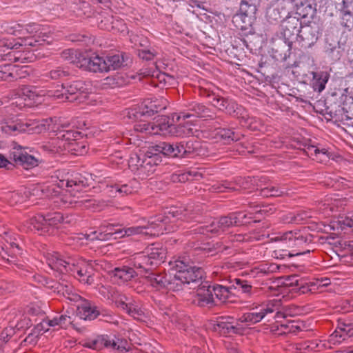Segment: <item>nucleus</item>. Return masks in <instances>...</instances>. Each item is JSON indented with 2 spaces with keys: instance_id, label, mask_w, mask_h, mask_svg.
Here are the masks:
<instances>
[{
  "instance_id": "338daca9",
  "label": "nucleus",
  "mask_w": 353,
  "mask_h": 353,
  "mask_svg": "<svg viewBox=\"0 0 353 353\" xmlns=\"http://www.w3.org/2000/svg\"><path fill=\"white\" fill-rule=\"evenodd\" d=\"M91 14V9L90 7V5L88 2L85 1H79L78 10H77V15L82 17H90Z\"/></svg>"
},
{
  "instance_id": "c85d7f7f",
  "label": "nucleus",
  "mask_w": 353,
  "mask_h": 353,
  "mask_svg": "<svg viewBox=\"0 0 353 353\" xmlns=\"http://www.w3.org/2000/svg\"><path fill=\"white\" fill-rule=\"evenodd\" d=\"M144 277L147 283L157 290L166 289L167 273L151 270Z\"/></svg>"
},
{
  "instance_id": "bb28decb",
  "label": "nucleus",
  "mask_w": 353,
  "mask_h": 353,
  "mask_svg": "<svg viewBox=\"0 0 353 353\" xmlns=\"http://www.w3.org/2000/svg\"><path fill=\"white\" fill-rule=\"evenodd\" d=\"M77 314L81 319L92 321L100 315V312L91 303L83 301L77 306Z\"/></svg>"
},
{
  "instance_id": "5701e85b",
  "label": "nucleus",
  "mask_w": 353,
  "mask_h": 353,
  "mask_svg": "<svg viewBox=\"0 0 353 353\" xmlns=\"http://www.w3.org/2000/svg\"><path fill=\"white\" fill-rule=\"evenodd\" d=\"M144 251L154 266L163 262L166 256L165 249L159 243L151 244Z\"/></svg>"
},
{
  "instance_id": "e2e57ef3",
  "label": "nucleus",
  "mask_w": 353,
  "mask_h": 353,
  "mask_svg": "<svg viewBox=\"0 0 353 353\" xmlns=\"http://www.w3.org/2000/svg\"><path fill=\"white\" fill-rule=\"evenodd\" d=\"M41 32L39 34H34L32 38H30L26 41V46H38L43 45V43L46 41L45 37H48L46 34H43L42 37L40 35Z\"/></svg>"
},
{
  "instance_id": "6ab92c4d",
  "label": "nucleus",
  "mask_w": 353,
  "mask_h": 353,
  "mask_svg": "<svg viewBox=\"0 0 353 353\" xmlns=\"http://www.w3.org/2000/svg\"><path fill=\"white\" fill-rule=\"evenodd\" d=\"M27 74L24 68H19L12 64L0 65V81H16Z\"/></svg>"
},
{
  "instance_id": "7c9ffc66",
  "label": "nucleus",
  "mask_w": 353,
  "mask_h": 353,
  "mask_svg": "<svg viewBox=\"0 0 353 353\" xmlns=\"http://www.w3.org/2000/svg\"><path fill=\"white\" fill-rule=\"evenodd\" d=\"M301 28V22L297 17H290L283 21L282 28L285 37L292 35L299 37Z\"/></svg>"
},
{
  "instance_id": "ddd939ff",
  "label": "nucleus",
  "mask_w": 353,
  "mask_h": 353,
  "mask_svg": "<svg viewBox=\"0 0 353 353\" xmlns=\"http://www.w3.org/2000/svg\"><path fill=\"white\" fill-rule=\"evenodd\" d=\"M322 31L321 25L316 22H310L302 26L299 36L300 41L302 42V46L310 48L313 46L319 39Z\"/></svg>"
},
{
  "instance_id": "2eb2a0df",
  "label": "nucleus",
  "mask_w": 353,
  "mask_h": 353,
  "mask_svg": "<svg viewBox=\"0 0 353 353\" xmlns=\"http://www.w3.org/2000/svg\"><path fill=\"white\" fill-rule=\"evenodd\" d=\"M255 181L256 180L254 178H251L250 176H237L236 177L234 182L224 181L222 183H217L212 186L211 190L212 192H215L234 191L236 190L234 185L243 189H248L250 188L251 185H252L253 183L255 182Z\"/></svg>"
},
{
  "instance_id": "1a4fd4ad",
  "label": "nucleus",
  "mask_w": 353,
  "mask_h": 353,
  "mask_svg": "<svg viewBox=\"0 0 353 353\" xmlns=\"http://www.w3.org/2000/svg\"><path fill=\"white\" fill-rule=\"evenodd\" d=\"M256 11V6L252 0H241L239 12L233 16L232 21L237 28L247 30L255 18Z\"/></svg>"
},
{
  "instance_id": "4c0bfd02",
  "label": "nucleus",
  "mask_w": 353,
  "mask_h": 353,
  "mask_svg": "<svg viewBox=\"0 0 353 353\" xmlns=\"http://www.w3.org/2000/svg\"><path fill=\"white\" fill-rule=\"evenodd\" d=\"M194 134V129L190 122L180 123L179 125H172L171 135L176 137H188Z\"/></svg>"
},
{
  "instance_id": "0e129e2a",
  "label": "nucleus",
  "mask_w": 353,
  "mask_h": 353,
  "mask_svg": "<svg viewBox=\"0 0 353 353\" xmlns=\"http://www.w3.org/2000/svg\"><path fill=\"white\" fill-rule=\"evenodd\" d=\"M341 250L339 254L353 255V240L343 241L339 243Z\"/></svg>"
},
{
  "instance_id": "49530a36",
  "label": "nucleus",
  "mask_w": 353,
  "mask_h": 353,
  "mask_svg": "<svg viewBox=\"0 0 353 353\" xmlns=\"http://www.w3.org/2000/svg\"><path fill=\"white\" fill-rule=\"evenodd\" d=\"M175 81L174 78L164 72H158L157 74L152 75V84L154 86L172 85Z\"/></svg>"
},
{
  "instance_id": "f8f14e48",
  "label": "nucleus",
  "mask_w": 353,
  "mask_h": 353,
  "mask_svg": "<svg viewBox=\"0 0 353 353\" xmlns=\"http://www.w3.org/2000/svg\"><path fill=\"white\" fill-rule=\"evenodd\" d=\"M162 161L160 151L157 150L156 145L150 147L148 150L143 153L141 161V173L150 175L155 171V168Z\"/></svg>"
},
{
  "instance_id": "a18cd8bd",
  "label": "nucleus",
  "mask_w": 353,
  "mask_h": 353,
  "mask_svg": "<svg viewBox=\"0 0 353 353\" xmlns=\"http://www.w3.org/2000/svg\"><path fill=\"white\" fill-rule=\"evenodd\" d=\"M183 145L182 154L183 158L189 157L191 155H198V149L200 146V143L196 141L189 140L187 141H180Z\"/></svg>"
},
{
  "instance_id": "0eeeda50",
  "label": "nucleus",
  "mask_w": 353,
  "mask_h": 353,
  "mask_svg": "<svg viewBox=\"0 0 353 353\" xmlns=\"http://www.w3.org/2000/svg\"><path fill=\"white\" fill-rule=\"evenodd\" d=\"M201 95L210 98V102L213 106L230 116L239 117L241 114L242 107L232 99L224 98L213 91L207 90H204Z\"/></svg>"
},
{
  "instance_id": "393cba45",
  "label": "nucleus",
  "mask_w": 353,
  "mask_h": 353,
  "mask_svg": "<svg viewBox=\"0 0 353 353\" xmlns=\"http://www.w3.org/2000/svg\"><path fill=\"white\" fill-rule=\"evenodd\" d=\"M110 274L112 278L114 279V281L120 285L130 281L136 276H137L138 273L134 270L133 268H130L129 266H122L115 268L111 271Z\"/></svg>"
},
{
  "instance_id": "72a5a7b5",
  "label": "nucleus",
  "mask_w": 353,
  "mask_h": 353,
  "mask_svg": "<svg viewBox=\"0 0 353 353\" xmlns=\"http://www.w3.org/2000/svg\"><path fill=\"white\" fill-rule=\"evenodd\" d=\"M68 128H69V124L63 125H61V129L58 128L54 132H56L57 139L68 142L70 146L72 142H74L77 140L78 137L80 136V132L68 129Z\"/></svg>"
},
{
  "instance_id": "e433bc0d",
  "label": "nucleus",
  "mask_w": 353,
  "mask_h": 353,
  "mask_svg": "<svg viewBox=\"0 0 353 353\" xmlns=\"http://www.w3.org/2000/svg\"><path fill=\"white\" fill-rule=\"evenodd\" d=\"M27 224L30 230L40 232V234L50 232V230L46 225L45 216L43 215L38 214L30 218Z\"/></svg>"
},
{
  "instance_id": "09e8293b",
  "label": "nucleus",
  "mask_w": 353,
  "mask_h": 353,
  "mask_svg": "<svg viewBox=\"0 0 353 353\" xmlns=\"http://www.w3.org/2000/svg\"><path fill=\"white\" fill-rule=\"evenodd\" d=\"M217 134L228 143H230V141H238L243 137L241 134L236 132L229 128H219Z\"/></svg>"
},
{
  "instance_id": "c03bdc74",
  "label": "nucleus",
  "mask_w": 353,
  "mask_h": 353,
  "mask_svg": "<svg viewBox=\"0 0 353 353\" xmlns=\"http://www.w3.org/2000/svg\"><path fill=\"white\" fill-rule=\"evenodd\" d=\"M30 192L26 188L9 192L6 194V199L11 205L22 203L26 201L29 196Z\"/></svg>"
},
{
  "instance_id": "f257e3e1",
  "label": "nucleus",
  "mask_w": 353,
  "mask_h": 353,
  "mask_svg": "<svg viewBox=\"0 0 353 353\" xmlns=\"http://www.w3.org/2000/svg\"><path fill=\"white\" fill-rule=\"evenodd\" d=\"M195 216L188 215V212L183 214L181 210L176 208L171 209L168 212L165 216H158L154 220L149 221L147 225L144 226H132L125 228H122L121 238L125 236H131L137 234H142L145 236H158L163 234L164 232H170L174 230L172 228L168 225V222H173L172 219H194Z\"/></svg>"
},
{
  "instance_id": "69168bd1",
  "label": "nucleus",
  "mask_w": 353,
  "mask_h": 353,
  "mask_svg": "<svg viewBox=\"0 0 353 353\" xmlns=\"http://www.w3.org/2000/svg\"><path fill=\"white\" fill-rule=\"evenodd\" d=\"M16 333L14 327H6L0 334V341L3 343H6Z\"/></svg>"
},
{
  "instance_id": "7ed1b4c3",
  "label": "nucleus",
  "mask_w": 353,
  "mask_h": 353,
  "mask_svg": "<svg viewBox=\"0 0 353 353\" xmlns=\"http://www.w3.org/2000/svg\"><path fill=\"white\" fill-rule=\"evenodd\" d=\"M279 238L287 248L293 251L296 256L309 254L314 250V236L307 232L300 230L288 231Z\"/></svg>"
},
{
  "instance_id": "864d4df0",
  "label": "nucleus",
  "mask_w": 353,
  "mask_h": 353,
  "mask_svg": "<svg viewBox=\"0 0 353 353\" xmlns=\"http://www.w3.org/2000/svg\"><path fill=\"white\" fill-rule=\"evenodd\" d=\"M69 75V71L61 67H57L45 74L46 77H49L51 79L54 80L63 79L68 77Z\"/></svg>"
},
{
  "instance_id": "f704fd0d",
  "label": "nucleus",
  "mask_w": 353,
  "mask_h": 353,
  "mask_svg": "<svg viewBox=\"0 0 353 353\" xmlns=\"http://www.w3.org/2000/svg\"><path fill=\"white\" fill-rule=\"evenodd\" d=\"M311 74L312 75V84L314 90L319 92H322L330 78L329 73L326 71H318L312 72Z\"/></svg>"
},
{
  "instance_id": "f3484780",
  "label": "nucleus",
  "mask_w": 353,
  "mask_h": 353,
  "mask_svg": "<svg viewBox=\"0 0 353 353\" xmlns=\"http://www.w3.org/2000/svg\"><path fill=\"white\" fill-rule=\"evenodd\" d=\"M10 159L16 163L28 170L38 165L39 161L34 156L29 154L21 145H17L10 153Z\"/></svg>"
},
{
  "instance_id": "4468645a",
  "label": "nucleus",
  "mask_w": 353,
  "mask_h": 353,
  "mask_svg": "<svg viewBox=\"0 0 353 353\" xmlns=\"http://www.w3.org/2000/svg\"><path fill=\"white\" fill-rule=\"evenodd\" d=\"M46 260L49 267L54 270L63 273L70 272L72 264L76 261V259L70 256L63 257L58 252L47 253Z\"/></svg>"
},
{
  "instance_id": "4d7b16f0",
  "label": "nucleus",
  "mask_w": 353,
  "mask_h": 353,
  "mask_svg": "<svg viewBox=\"0 0 353 353\" xmlns=\"http://www.w3.org/2000/svg\"><path fill=\"white\" fill-rule=\"evenodd\" d=\"M157 55V52L152 47L149 48H142L138 50V56L143 60H153Z\"/></svg>"
},
{
  "instance_id": "2f4dec72",
  "label": "nucleus",
  "mask_w": 353,
  "mask_h": 353,
  "mask_svg": "<svg viewBox=\"0 0 353 353\" xmlns=\"http://www.w3.org/2000/svg\"><path fill=\"white\" fill-rule=\"evenodd\" d=\"M173 123L169 117H161L152 122V134L171 135Z\"/></svg>"
},
{
  "instance_id": "9b49d317",
  "label": "nucleus",
  "mask_w": 353,
  "mask_h": 353,
  "mask_svg": "<svg viewBox=\"0 0 353 353\" xmlns=\"http://www.w3.org/2000/svg\"><path fill=\"white\" fill-rule=\"evenodd\" d=\"M61 188H65L73 196H76L77 192H79L89 186L88 179L80 173H72L67 179H61L58 183Z\"/></svg>"
},
{
  "instance_id": "6e6d98bb",
  "label": "nucleus",
  "mask_w": 353,
  "mask_h": 353,
  "mask_svg": "<svg viewBox=\"0 0 353 353\" xmlns=\"http://www.w3.org/2000/svg\"><path fill=\"white\" fill-rule=\"evenodd\" d=\"M284 193L281 189L274 186H268L261 190V195L264 197L280 196Z\"/></svg>"
},
{
  "instance_id": "a19ab883",
  "label": "nucleus",
  "mask_w": 353,
  "mask_h": 353,
  "mask_svg": "<svg viewBox=\"0 0 353 353\" xmlns=\"http://www.w3.org/2000/svg\"><path fill=\"white\" fill-rule=\"evenodd\" d=\"M112 188L121 196H127L137 192L139 184L136 180H131L127 183H116Z\"/></svg>"
},
{
  "instance_id": "aec40b11",
  "label": "nucleus",
  "mask_w": 353,
  "mask_h": 353,
  "mask_svg": "<svg viewBox=\"0 0 353 353\" xmlns=\"http://www.w3.org/2000/svg\"><path fill=\"white\" fill-rule=\"evenodd\" d=\"M8 243L9 247L6 245V250H5L8 252V255H6V259H3L6 260L10 265L15 266L17 269L23 270L25 265L19 262L16 259L18 255L22 254V248L19 241L14 239L13 241L10 240V242Z\"/></svg>"
},
{
  "instance_id": "9d476101",
  "label": "nucleus",
  "mask_w": 353,
  "mask_h": 353,
  "mask_svg": "<svg viewBox=\"0 0 353 353\" xmlns=\"http://www.w3.org/2000/svg\"><path fill=\"white\" fill-rule=\"evenodd\" d=\"M80 282L91 285L94 283V263L92 261H87L84 259H76L72 264L70 271Z\"/></svg>"
},
{
  "instance_id": "f03ea898",
  "label": "nucleus",
  "mask_w": 353,
  "mask_h": 353,
  "mask_svg": "<svg viewBox=\"0 0 353 353\" xmlns=\"http://www.w3.org/2000/svg\"><path fill=\"white\" fill-rule=\"evenodd\" d=\"M281 306L282 303L280 299L270 300L260 308H256L252 312L243 314L238 319V322L252 325L260 322L265 317L268 318V321L271 317L278 322L285 317V314L281 310Z\"/></svg>"
},
{
  "instance_id": "c9c22d12",
  "label": "nucleus",
  "mask_w": 353,
  "mask_h": 353,
  "mask_svg": "<svg viewBox=\"0 0 353 353\" xmlns=\"http://www.w3.org/2000/svg\"><path fill=\"white\" fill-rule=\"evenodd\" d=\"M232 287L244 294L245 297H251L257 293V289L252 287L248 281L241 279H234Z\"/></svg>"
},
{
  "instance_id": "dca6fc26",
  "label": "nucleus",
  "mask_w": 353,
  "mask_h": 353,
  "mask_svg": "<svg viewBox=\"0 0 353 353\" xmlns=\"http://www.w3.org/2000/svg\"><path fill=\"white\" fill-rule=\"evenodd\" d=\"M77 61V67L84 70L92 72H105V61L104 58L96 55L94 57H89L87 54L80 55Z\"/></svg>"
},
{
  "instance_id": "5fc2aeb1",
  "label": "nucleus",
  "mask_w": 353,
  "mask_h": 353,
  "mask_svg": "<svg viewBox=\"0 0 353 353\" xmlns=\"http://www.w3.org/2000/svg\"><path fill=\"white\" fill-rule=\"evenodd\" d=\"M83 54L77 53L73 49H66L64 50L61 53V57L63 59L70 61V63H74L77 66V61H79V58L80 55H83Z\"/></svg>"
},
{
  "instance_id": "58836bf2",
  "label": "nucleus",
  "mask_w": 353,
  "mask_h": 353,
  "mask_svg": "<svg viewBox=\"0 0 353 353\" xmlns=\"http://www.w3.org/2000/svg\"><path fill=\"white\" fill-rule=\"evenodd\" d=\"M215 329L223 334H242L243 332V328L239 323L234 325L231 322L224 321L222 320L217 321Z\"/></svg>"
},
{
  "instance_id": "a878e982",
  "label": "nucleus",
  "mask_w": 353,
  "mask_h": 353,
  "mask_svg": "<svg viewBox=\"0 0 353 353\" xmlns=\"http://www.w3.org/2000/svg\"><path fill=\"white\" fill-rule=\"evenodd\" d=\"M130 261V264L134 266V268L137 270L138 274H148L154 267L146 256L145 251L134 254Z\"/></svg>"
},
{
  "instance_id": "3c124183",
  "label": "nucleus",
  "mask_w": 353,
  "mask_h": 353,
  "mask_svg": "<svg viewBox=\"0 0 353 353\" xmlns=\"http://www.w3.org/2000/svg\"><path fill=\"white\" fill-rule=\"evenodd\" d=\"M30 124L28 123H11L9 125H7L6 128V131L7 132H10V134L15 135L18 132H23L30 130L29 128Z\"/></svg>"
},
{
  "instance_id": "13d9d810",
  "label": "nucleus",
  "mask_w": 353,
  "mask_h": 353,
  "mask_svg": "<svg viewBox=\"0 0 353 353\" xmlns=\"http://www.w3.org/2000/svg\"><path fill=\"white\" fill-rule=\"evenodd\" d=\"M126 312L137 320L142 321L144 317V312L135 303H130Z\"/></svg>"
},
{
  "instance_id": "20e7f679",
  "label": "nucleus",
  "mask_w": 353,
  "mask_h": 353,
  "mask_svg": "<svg viewBox=\"0 0 353 353\" xmlns=\"http://www.w3.org/2000/svg\"><path fill=\"white\" fill-rule=\"evenodd\" d=\"M246 217L247 214L244 212H232L214 219L209 225L198 227L194 231L207 236L210 234L219 235L233 226L247 223L244 220Z\"/></svg>"
},
{
  "instance_id": "052dcab7",
  "label": "nucleus",
  "mask_w": 353,
  "mask_h": 353,
  "mask_svg": "<svg viewBox=\"0 0 353 353\" xmlns=\"http://www.w3.org/2000/svg\"><path fill=\"white\" fill-rule=\"evenodd\" d=\"M70 150L74 151L75 154L83 155L87 152V145L83 142H79L77 140L74 142H72L69 146Z\"/></svg>"
},
{
  "instance_id": "603ef678",
  "label": "nucleus",
  "mask_w": 353,
  "mask_h": 353,
  "mask_svg": "<svg viewBox=\"0 0 353 353\" xmlns=\"http://www.w3.org/2000/svg\"><path fill=\"white\" fill-rule=\"evenodd\" d=\"M266 18L270 23H274L283 19L284 16L278 8L271 6L267 8Z\"/></svg>"
},
{
  "instance_id": "79ce46f5",
  "label": "nucleus",
  "mask_w": 353,
  "mask_h": 353,
  "mask_svg": "<svg viewBox=\"0 0 353 353\" xmlns=\"http://www.w3.org/2000/svg\"><path fill=\"white\" fill-rule=\"evenodd\" d=\"M212 286L214 298L217 299L221 302H226L232 296V286L226 287L219 284H215Z\"/></svg>"
},
{
  "instance_id": "a211bd4d",
  "label": "nucleus",
  "mask_w": 353,
  "mask_h": 353,
  "mask_svg": "<svg viewBox=\"0 0 353 353\" xmlns=\"http://www.w3.org/2000/svg\"><path fill=\"white\" fill-rule=\"evenodd\" d=\"M212 288V286L208 281L201 283L199 285L196 290V297L199 306L210 307L216 304Z\"/></svg>"
},
{
  "instance_id": "39448f33",
  "label": "nucleus",
  "mask_w": 353,
  "mask_h": 353,
  "mask_svg": "<svg viewBox=\"0 0 353 353\" xmlns=\"http://www.w3.org/2000/svg\"><path fill=\"white\" fill-rule=\"evenodd\" d=\"M89 85L83 81H74L61 85V90L50 91L48 95L61 101L81 102L87 97Z\"/></svg>"
},
{
  "instance_id": "473e14b6",
  "label": "nucleus",
  "mask_w": 353,
  "mask_h": 353,
  "mask_svg": "<svg viewBox=\"0 0 353 353\" xmlns=\"http://www.w3.org/2000/svg\"><path fill=\"white\" fill-rule=\"evenodd\" d=\"M185 284L183 276L179 271L173 270L168 274H167L166 290L174 292L179 291L183 290Z\"/></svg>"
},
{
  "instance_id": "bf43d9fd",
  "label": "nucleus",
  "mask_w": 353,
  "mask_h": 353,
  "mask_svg": "<svg viewBox=\"0 0 353 353\" xmlns=\"http://www.w3.org/2000/svg\"><path fill=\"white\" fill-rule=\"evenodd\" d=\"M112 31L125 33L128 32V27L123 19H120L118 17H114Z\"/></svg>"
},
{
  "instance_id": "423d86ee",
  "label": "nucleus",
  "mask_w": 353,
  "mask_h": 353,
  "mask_svg": "<svg viewBox=\"0 0 353 353\" xmlns=\"http://www.w3.org/2000/svg\"><path fill=\"white\" fill-rule=\"evenodd\" d=\"M170 270H178L181 272L186 284L195 283L202 280L204 274L201 268L192 265L185 256H179L169 262Z\"/></svg>"
},
{
  "instance_id": "ea45409f",
  "label": "nucleus",
  "mask_w": 353,
  "mask_h": 353,
  "mask_svg": "<svg viewBox=\"0 0 353 353\" xmlns=\"http://www.w3.org/2000/svg\"><path fill=\"white\" fill-rule=\"evenodd\" d=\"M353 336V327L350 325H343L338 327L337 329L330 336V340L334 343H341L346 339L347 337Z\"/></svg>"
},
{
  "instance_id": "de8ad7c7",
  "label": "nucleus",
  "mask_w": 353,
  "mask_h": 353,
  "mask_svg": "<svg viewBox=\"0 0 353 353\" xmlns=\"http://www.w3.org/2000/svg\"><path fill=\"white\" fill-rule=\"evenodd\" d=\"M45 216L46 225L50 230L49 234L54 232V227L64 221V218L60 212H53L46 214Z\"/></svg>"
},
{
  "instance_id": "412c9836",
  "label": "nucleus",
  "mask_w": 353,
  "mask_h": 353,
  "mask_svg": "<svg viewBox=\"0 0 353 353\" xmlns=\"http://www.w3.org/2000/svg\"><path fill=\"white\" fill-rule=\"evenodd\" d=\"M166 101L163 99H146L140 107V113L143 116L151 117L166 108Z\"/></svg>"
},
{
  "instance_id": "c756f323",
  "label": "nucleus",
  "mask_w": 353,
  "mask_h": 353,
  "mask_svg": "<svg viewBox=\"0 0 353 353\" xmlns=\"http://www.w3.org/2000/svg\"><path fill=\"white\" fill-rule=\"evenodd\" d=\"M292 42L281 40L272 48L273 57L278 61H286L290 56Z\"/></svg>"
},
{
  "instance_id": "680f3d73",
  "label": "nucleus",
  "mask_w": 353,
  "mask_h": 353,
  "mask_svg": "<svg viewBox=\"0 0 353 353\" xmlns=\"http://www.w3.org/2000/svg\"><path fill=\"white\" fill-rule=\"evenodd\" d=\"M302 280H303V279L299 278V276L298 275H296V274L291 275V276H288L285 279V280L284 281V285L286 287L290 288L291 289L290 290L294 292V288H296L297 287H299V285L301 283L300 281H302Z\"/></svg>"
},
{
  "instance_id": "37998d69",
  "label": "nucleus",
  "mask_w": 353,
  "mask_h": 353,
  "mask_svg": "<svg viewBox=\"0 0 353 353\" xmlns=\"http://www.w3.org/2000/svg\"><path fill=\"white\" fill-rule=\"evenodd\" d=\"M105 72L110 70H115L121 68L124 62L122 54H115L108 55L105 59Z\"/></svg>"
},
{
  "instance_id": "4be33fe9",
  "label": "nucleus",
  "mask_w": 353,
  "mask_h": 353,
  "mask_svg": "<svg viewBox=\"0 0 353 353\" xmlns=\"http://www.w3.org/2000/svg\"><path fill=\"white\" fill-rule=\"evenodd\" d=\"M156 145L161 155L170 158H183V145L180 142H160Z\"/></svg>"
},
{
  "instance_id": "cd10ccee",
  "label": "nucleus",
  "mask_w": 353,
  "mask_h": 353,
  "mask_svg": "<svg viewBox=\"0 0 353 353\" xmlns=\"http://www.w3.org/2000/svg\"><path fill=\"white\" fill-rule=\"evenodd\" d=\"M122 228L114 225H101L98 232H94L96 236L94 239H97L100 241H108L112 239H120L121 238L119 235H121L120 232Z\"/></svg>"
},
{
  "instance_id": "8fccbe9b",
  "label": "nucleus",
  "mask_w": 353,
  "mask_h": 353,
  "mask_svg": "<svg viewBox=\"0 0 353 353\" xmlns=\"http://www.w3.org/2000/svg\"><path fill=\"white\" fill-rule=\"evenodd\" d=\"M97 21L99 28L108 31L112 30V22L114 21V17L112 15L108 14H101L97 18Z\"/></svg>"
},
{
  "instance_id": "774afa93",
  "label": "nucleus",
  "mask_w": 353,
  "mask_h": 353,
  "mask_svg": "<svg viewBox=\"0 0 353 353\" xmlns=\"http://www.w3.org/2000/svg\"><path fill=\"white\" fill-rule=\"evenodd\" d=\"M134 130L152 134V123H138L134 126Z\"/></svg>"
},
{
  "instance_id": "6e6552de",
  "label": "nucleus",
  "mask_w": 353,
  "mask_h": 353,
  "mask_svg": "<svg viewBox=\"0 0 353 353\" xmlns=\"http://www.w3.org/2000/svg\"><path fill=\"white\" fill-rule=\"evenodd\" d=\"M125 341L119 339H112L108 335L98 336L94 339H86L80 341V344L88 348L95 350H101L104 347L111 348L114 350L123 351L125 350Z\"/></svg>"
},
{
  "instance_id": "b1692460",
  "label": "nucleus",
  "mask_w": 353,
  "mask_h": 353,
  "mask_svg": "<svg viewBox=\"0 0 353 353\" xmlns=\"http://www.w3.org/2000/svg\"><path fill=\"white\" fill-rule=\"evenodd\" d=\"M188 111L187 114H183L182 117L183 119L190 117H196L200 118H205L212 116V111L203 103L192 101L188 105ZM181 116L177 117V120L179 121Z\"/></svg>"
}]
</instances>
